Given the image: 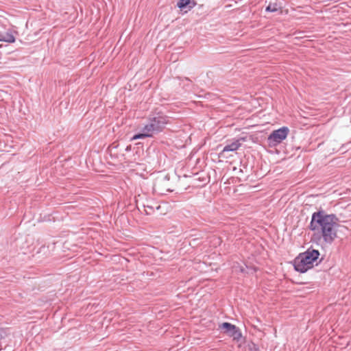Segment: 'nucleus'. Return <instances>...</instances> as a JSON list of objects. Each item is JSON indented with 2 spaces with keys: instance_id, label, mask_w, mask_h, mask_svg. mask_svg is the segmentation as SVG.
I'll return each instance as SVG.
<instances>
[{
  "instance_id": "nucleus-2",
  "label": "nucleus",
  "mask_w": 351,
  "mask_h": 351,
  "mask_svg": "<svg viewBox=\"0 0 351 351\" xmlns=\"http://www.w3.org/2000/svg\"><path fill=\"white\" fill-rule=\"evenodd\" d=\"M168 122L169 118L160 112L152 114L149 115L147 123L144 124L140 132L131 138V141L153 137L162 132Z\"/></svg>"
},
{
  "instance_id": "nucleus-1",
  "label": "nucleus",
  "mask_w": 351,
  "mask_h": 351,
  "mask_svg": "<svg viewBox=\"0 0 351 351\" xmlns=\"http://www.w3.org/2000/svg\"><path fill=\"white\" fill-rule=\"evenodd\" d=\"M339 219L334 214H326L324 210L313 213L309 228L319 234L326 243L331 244L337 237Z\"/></svg>"
},
{
  "instance_id": "nucleus-9",
  "label": "nucleus",
  "mask_w": 351,
  "mask_h": 351,
  "mask_svg": "<svg viewBox=\"0 0 351 351\" xmlns=\"http://www.w3.org/2000/svg\"><path fill=\"white\" fill-rule=\"evenodd\" d=\"M280 9V7L276 3H269L265 8V11L275 12Z\"/></svg>"
},
{
  "instance_id": "nucleus-6",
  "label": "nucleus",
  "mask_w": 351,
  "mask_h": 351,
  "mask_svg": "<svg viewBox=\"0 0 351 351\" xmlns=\"http://www.w3.org/2000/svg\"><path fill=\"white\" fill-rule=\"evenodd\" d=\"M0 41L12 43L15 41V37L12 30L0 33Z\"/></svg>"
},
{
  "instance_id": "nucleus-8",
  "label": "nucleus",
  "mask_w": 351,
  "mask_h": 351,
  "mask_svg": "<svg viewBox=\"0 0 351 351\" xmlns=\"http://www.w3.org/2000/svg\"><path fill=\"white\" fill-rule=\"evenodd\" d=\"M195 5L194 1L191 2V0H179L177 3V6L181 10L189 6L190 8H192Z\"/></svg>"
},
{
  "instance_id": "nucleus-3",
  "label": "nucleus",
  "mask_w": 351,
  "mask_h": 351,
  "mask_svg": "<svg viewBox=\"0 0 351 351\" xmlns=\"http://www.w3.org/2000/svg\"><path fill=\"white\" fill-rule=\"evenodd\" d=\"M319 256L317 250L308 248L304 253L299 254L294 260V268L297 271L305 273L313 266V263L317 261Z\"/></svg>"
},
{
  "instance_id": "nucleus-4",
  "label": "nucleus",
  "mask_w": 351,
  "mask_h": 351,
  "mask_svg": "<svg viewBox=\"0 0 351 351\" xmlns=\"http://www.w3.org/2000/svg\"><path fill=\"white\" fill-rule=\"evenodd\" d=\"M289 132L287 127H282L278 130H274L268 136L267 141L271 145H276L282 143Z\"/></svg>"
},
{
  "instance_id": "nucleus-5",
  "label": "nucleus",
  "mask_w": 351,
  "mask_h": 351,
  "mask_svg": "<svg viewBox=\"0 0 351 351\" xmlns=\"http://www.w3.org/2000/svg\"><path fill=\"white\" fill-rule=\"evenodd\" d=\"M220 328L225 329V332L234 341H239L242 337L240 329L230 323L223 322L220 325Z\"/></svg>"
},
{
  "instance_id": "nucleus-7",
  "label": "nucleus",
  "mask_w": 351,
  "mask_h": 351,
  "mask_svg": "<svg viewBox=\"0 0 351 351\" xmlns=\"http://www.w3.org/2000/svg\"><path fill=\"white\" fill-rule=\"evenodd\" d=\"M241 145V143L239 142V140H236L232 143L228 144L224 146L222 152H234L237 151Z\"/></svg>"
}]
</instances>
